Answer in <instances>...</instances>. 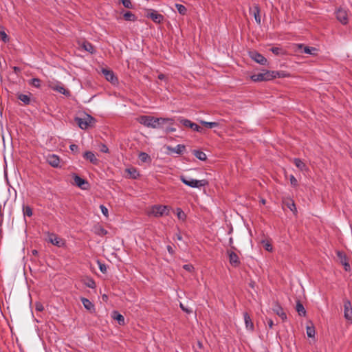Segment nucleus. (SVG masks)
Wrapping results in <instances>:
<instances>
[{
	"instance_id": "nucleus-20",
	"label": "nucleus",
	"mask_w": 352,
	"mask_h": 352,
	"mask_svg": "<svg viewBox=\"0 0 352 352\" xmlns=\"http://www.w3.org/2000/svg\"><path fill=\"white\" fill-rule=\"evenodd\" d=\"M273 311L275 312L283 320H285L287 319V315L283 311V308L276 305L273 307Z\"/></svg>"
},
{
	"instance_id": "nucleus-43",
	"label": "nucleus",
	"mask_w": 352,
	"mask_h": 352,
	"mask_svg": "<svg viewBox=\"0 0 352 352\" xmlns=\"http://www.w3.org/2000/svg\"><path fill=\"white\" fill-rule=\"evenodd\" d=\"M193 131L202 133L203 129L195 123H192L191 128Z\"/></svg>"
},
{
	"instance_id": "nucleus-45",
	"label": "nucleus",
	"mask_w": 352,
	"mask_h": 352,
	"mask_svg": "<svg viewBox=\"0 0 352 352\" xmlns=\"http://www.w3.org/2000/svg\"><path fill=\"white\" fill-rule=\"evenodd\" d=\"M290 183L293 186H296L298 185V181L294 175H290L289 177Z\"/></svg>"
},
{
	"instance_id": "nucleus-42",
	"label": "nucleus",
	"mask_w": 352,
	"mask_h": 352,
	"mask_svg": "<svg viewBox=\"0 0 352 352\" xmlns=\"http://www.w3.org/2000/svg\"><path fill=\"white\" fill-rule=\"evenodd\" d=\"M122 5L126 8H132V3L131 0H120Z\"/></svg>"
},
{
	"instance_id": "nucleus-7",
	"label": "nucleus",
	"mask_w": 352,
	"mask_h": 352,
	"mask_svg": "<svg viewBox=\"0 0 352 352\" xmlns=\"http://www.w3.org/2000/svg\"><path fill=\"white\" fill-rule=\"evenodd\" d=\"M344 316L346 320L352 322V306L347 299L344 300Z\"/></svg>"
},
{
	"instance_id": "nucleus-62",
	"label": "nucleus",
	"mask_w": 352,
	"mask_h": 352,
	"mask_svg": "<svg viewBox=\"0 0 352 352\" xmlns=\"http://www.w3.org/2000/svg\"><path fill=\"white\" fill-rule=\"evenodd\" d=\"M261 203H262L263 204H265V199H262V200H261Z\"/></svg>"
},
{
	"instance_id": "nucleus-41",
	"label": "nucleus",
	"mask_w": 352,
	"mask_h": 352,
	"mask_svg": "<svg viewBox=\"0 0 352 352\" xmlns=\"http://www.w3.org/2000/svg\"><path fill=\"white\" fill-rule=\"evenodd\" d=\"M30 84L32 86L38 88L41 87V80L38 78H34L31 80Z\"/></svg>"
},
{
	"instance_id": "nucleus-63",
	"label": "nucleus",
	"mask_w": 352,
	"mask_h": 352,
	"mask_svg": "<svg viewBox=\"0 0 352 352\" xmlns=\"http://www.w3.org/2000/svg\"><path fill=\"white\" fill-rule=\"evenodd\" d=\"M230 243H232V238L230 239Z\"/></svg>"
},
{
	"instance_id": "nucleus-46",
	"label": "nucleus",
	"mask_w": 352,
	"mask_h": 352,
	"mask_svg": "<svg viewBox=\"0 0 352 352\" xmlns=\"http://www.w3.org/2000/svg\"><path fill=\"white\" fill-rule=\"evenodd\" d=\"M86 285L89 288H95L96 287V283L92 279L88 280V281L86 283Z\"/></svg>"
},
{
	"instance_id": "nucleus-32",
	"label": "nucleus",
	"mask_w": 352,
	"mask_h": 352,
	"mask_svg": "<svg viewBox=\"0 0 352 352\" xmlns=\"http://www.w3.org/2000/svg\"><path fill=\"white\" fill-rule=\"evenodd\" d=\"M285 204L294 213H295L296 212V205H295L294 201L292 199H289V200L285 201Z\"/></svg>"
},
{
	"instance_id": "nucleus-4",
	"label": "nucleus",
	"mask_w": 352,
	"mask_h": 352,
	"mask_svg": "<svg viewBox=\"0 0 352 352\" xmlns=\"http://www.w3.org/2000/svg\"><path fill=\"white\" fill-rule=\"evenodd\" d=\"M169 208L163 205L153 206L148 211V215H152L155 217H161L164 215H168L169 213Z\"/></svg>"
},
{
	"instance_id": "nucleus-28",
	"label": "nucleus",
	"mask_w": 352,
	"mask_h": 352,
	"mask_svg": "<svg viewBox=\"0 0 352 352\" xmlns=\"http://www.w3.org/2000/svg\"><path fill=\"white\" fill-rule=\"evenodd\" d=\"M81 47L86 50L87 52H89L91 54H93L95 52L94 47L89 42H83L82 43Z\"/></svg>"
},
{
	"instance_id": "nucleus-21",
	"label": "nucleus",
	"mask_w": 352,
	"mask_h": 352,
	"mask_svg": "<svg viewBox=\"0 0 352 352\" xmlns=\"http://www.w3.org/2000/svg\"><path fill=\"white\" fill-rule=\"evenodd\" d=\"M83 157L85 159H86L87 160H89L90 162H91L94 164H96L98 162V160L96 158L94 153H92L91 151H86L84 153Z\"/></svg>"
},
{
	"instance_id": "nucleus-35",
	"label": "nucleus",
	"mask_w": 352,
	"mask_h": 352,
	"mask_svg": "<svg viewBox=\"0 0 352 352\" xmlns=\"http://www.w3.org/2000/svg\"><path fill=\"white\" fill-rule=\"evenodd\" d=\"M124 19L126 20V21H134L136 20V17L135 16V14H133L132 12H126L124 14Z\"/></svg>"
},
{
	"instance_id": "nucleus-54",
	"label": "nucleus",
	"mask_w": 352,
	"mask_h": 352,
	"mask_svg": "<svg viewBox=\"0 0 352 352\" xmlns=\"http://www.w3.org/2000/svg\"><path fill=\"white\" fill-rule=\"evenodd\" d=\"M267 324H268L269 327L272 329L273 327V326H274L273 320L272 319H270V318H267Z\"/></svg>"
},
{
	"instance_id": "nucleus-10",
	"label": "nucleus",
	"mask_w": 352,
	"mask_h": 352,
	"mask_svg": "<svg viewBox=\"0 0 352 352\" xmlns=\"http://www.w3.org/2000/svg\"><path fill=\"white\" fill-rule=\"evenodd\" d=\"M47 163L54 168H58L60 166V157L55 154H49L46 156Z\"/></svg>"
},
{
	"instance_id": "nucleus-53",
	"label": "nucleus",
	"mask_w": 352,
	"mask_h": 352,
	"mask_svg": "<svg viewBox=\"0 0 352 352\" xmlns=\"http://www.w3.org/2000/svg\"><path fill=\"white\" fill-rule=\"evenodd\" d=\"M176 131V129L175 128H173V127H171V126H167L166 129H165V131L166 133H170V132H175Z\"/></svg>"
},
{
	"instance_id": "nucleus-60",
	"label": "nucleus",
	"mask_w": 352,
	"mask_h": 352,
	"mask_svg": "<svg viewBox=\"0 0 352 352\" xmlns=\"http://www.w3.org/2000/svg\"><path fill=\"white\" fill-rule=\"evenodd\" d=\"M32 254H33V255H36V254H38V252H37V250H33L32 251Z\"/></svg>"
},
{
	"instance_id": "nucleus-14",
	"label": "nucleus",
	"mask_w": 352,
	"mask_h": 352,
	"mask_svg": "<svg viewBox=\"0 0 352 352\" xmlns=\"http://www.w3.org/2000/svg\"><path fill=\"white\" fill-rule=\"evenodd\" d=\"M50 87L52 90L56 91L63 95H69V91L66 90L61 83H58L56 85L50 84Z\"/></svg>"
},
{
	"instance_id": "nucleus-19",
	"label": "nucleus",
	"mask_w": 352,
	"mask_h": 352,
	"mask_svg": "<svg viewBox=\"0 0 352 352\" xmlns=\"http://www.w3.org/2000/svg\"><path fill=\"white\" fill-rule=\"evenodd\" d=\"M148 16H149L155 23H160L163 19V15L157 13L156 11H152L148 14Z\"/></svg>"
},
{
	"instance_id": "nucleus-39",
	"label": "nucleus",
	"mask_w": 352,
	"mask_h": 352,
	"mask_svg": "<svg viewBox=\"0 0 352 352\" xmlns=\"http://www.w3.org/2000/svg\"><path fill=\"white\" fill-rule=\"evenodd\" d=\"M23 212L24 216L31 217L32 215V210L28 206H23Z\"/></svg>"
},
{
	"instance_id": "nucleus-27",
	"label": "nucleus",
	"mask_w": 352,
	"mask_h": 352,
	"mask_svg": "<svg viewBox=\"0 0 352 352\" xmlns=\"http://www.w3.org/2000/svg\"><path fill=\"white\" fill-rule=\"evenodd\" d=\"M296 309L300 316H305L306 310L300 301L296 302Z\"/></svg>"
},
{
	"instance_id": "nucleus-16",
	"label": "nucleus",
	"mask_w": 352,
	"mask_h": 352,
	"mask_svg": "<svg viewBox=\"0 0 352 352\" xmlns=\"http://www.w3.org/2000/svg\"><path fill=\"white\" fill-rule=\"evenodd\" d=\"M102 73L108 81L111 82H115L117 81V78L112 71L107 69H102Z\"/></svg>"
},
{
	"instance_id": "nucleus-57",
	"label": "nucleus",
	"mask_w": 352,
	"mask_h": 352,
	"mask_svg": "<svg viewBox=\"0 0 352 352\" xmlns=\"http://www.w3.org/2000/svg\"><path fill=\"white\" fill-rule=\"evenodd\" d=\"M158 78L160 80H164L165 78V76L163 74H160L158 76Z\"/></svg>"
},
{
	"instance_id": "nucleus-5",
	"label": "nucleus",
	"mask_w": 352,
	"mask_h": 352,
	"mask_svg": "<svg viewBox=\"0 0 352 352\" xmlns=\"http://www.w3.org/2000/svg\"><path fill=\"white\" fill-rule=\"evenodd\" d=\"M76 123L82 129H87L88 127L94 126L95 119L91 116L86 114L83 118H76Z\"/></svg>"
},
{
	"instance_id": "nucleus-13",
	"label": "nucleus",
	"mask_w": 352,
	"mask_h": 352,
	"mask_svg": "<svg viewBox=\"0 0 352 352\" xmlns=\"http://www.w3.org/2000/svg\"><path fill=\"white\" fill-rule=\"evenodd\" d=\"M243 318H244L245 329L250 332H253L254 330V323H253L250 316H249V314L248 313L245 312L243 314Z\"/></svg>"
},
{
	"instance_id": "nucleus-52",
	"label": "nucleus",
	"mask_w": 352,
	"mask_h": 352,
	"mask_svg": "<svg viewBox=\"0 0 352 352\" xmlns=\"http://www.w3.org/2000/svg\"><path fill=\"white\" fill-rule=\"evenodd\" d=\"M271 51L272 52V53H274V54L276 55H278L280 54V49L278 48V47H272L271 48Z\"/></svg>"
},
{
	"instance_id": "nucleus-29",
	"label": "nucleus",
	"mask_w": 352,
	"mask_h": 352,
	"mask_svg": "<svg viewBox=\"0 0 352 352\" xmlns=\"http://www.w3.org/2000/svg\"><path fill=\"white\" fill-rule=\"evenodd\" d=\"M193 154L199 160L205 161L207 159L206 153H204L203 151L194 150Z\"/></svg>"
},
{
	"instance_id": "nucleus-50",
	"label": "nucleus",
	"mask_w": 352,
	"mask_h": 352,
	"mask_svg": "<svg viewBox=\"0 0 352 352\" xmlns=\"http://www.w3.org/2000/svg\"><path fill=\"white\" fill-rule=\"evenodd\" d=\"M179 307L184 311L186 312L187 314L192 313V310L184 307L182 303H180Z\"/></svg>"
},
{
	"instance_id": "nucleus-33",
	"label": "nucleus",
	"mask_w": 352,
	"mask_h": 352,
	"mask_svg": "<svg viewBox=\"0 0 352 352\" xmlns=\"http://www.w3.org/2000/svg\"><path fill=\"white\" fill-rule=\"evenodd\" d=\"M261 243L263 244V246L265 250L268 252H272L273 248L271 242L269 240H262Z\"/></svg>"
},
{
	"instance_id": "nucleus-8",
	"label": "nucleus",
	"mask_w": 352,
	"mask_h": 352,
	"mask_svg": "<svg viewBox=\"0 0 352 352\" xmlns=\"http://www.w3.org/2000/svg\"><path fill=\"white\" fill-rule=\"evenodd\" d=\"M336 18L342 24L348 23V12L344 8H339L336 11Z\"/></svg>"
},
{
	"instance_id": "nucleus-22",
	"label": "nucleus",
	"mask_w": 352,
	"mask_h": 352,
	"mask_svg": "<svg viewBox=\"0 0 352 352\" xmlns=\"http://www.w3.org/2000/svg\"><path fill=\"white\" fill-rule=\"evenodd\" d=\"M81 302L86 309L91 312H94L95 311L94 305L89 299L81 298Z\"/></svg>"
},
{
	"instance_id": "nucleus-47",
	"label": "nucleus",
	"mask_w": 352,
	"mask_h": 352,
	"mask_svg": "<svg viewBox=\"0 0 352 352\" xmlns=\"http://www.w3.org/2000/svg\"><path fill=\"white\" fill-rule=\"evenodd\" d=\"M0 36H1V38L4 41V42H6L8 41V36L6 34V33L4 32V31H1L0 32Z\"/></svg>"
},
{
	"instance_id": "nucleus-18",
	"label": "nucleus",
	"mask_w": 352,
	"mask_h": 352,
	"mask_svg": "<svg viewBox=\"0 0 352 352\" xmlns=\"http://www.w3.org/2000/svg\"><path fill=\"white\" fill-rule=\"evenodd\" d=\"M250 14L254 15V19L258 24L261 23L260 10L257 5H255L253 8H250Z\"/></svg>"
},
{
	"instance_id": "nucleus-3",
	"label": "nucleus",
	"mask_w": 352,
	"mask_h": 352,
	"mask_svg": "<svg viewBox=\"0 0 352 352\" xmlns=\"http://www.w3.org/2000/svg\"><path fill=\"white\" fill-rule=\"evenodd\" d=\"M180 179L184 184L191 188H201L206 186L208 184V181L206 179L197 180L183 175L180 177Z\"/></svg>"
},
{
	"instance_id": "nucleus-24",
	"label": "nucleus",
	"mask_w": 352,
	"mask_h": 352,
	"mask_svg": "<svg viewBox=\"0 0 352 352\" xmlns=\"http://www.w3.org/2000/svg\"><path fill=\"white\" fill-rule=\"evenodd\" d=\"M73 177H74L75 184L78 187H79L82 189H85V187H84V185L85 184H87V182L84 179L81 178L80 177H79L78 175H77L76 174H74L73 175Z\"/></svg>"
},
{
	"instance_id": "nucleus-12",
	"label": "nucleus",
	"mask_w": 352,
	"mask_h": 352,
	"mask_svg": "<svg viewBox=\"0 0 352 352\" xmlns=\"http://www.w3.org/2000/svg\"><path fill=\"white\" fill-rule=\"evenodd\" d=\"M228 254L229 256V262L230 265L234 267H238L241 263L238 255L231 250H228Z\"/></svg>"
},
{
	"instance_id": "nucleus-26",
	"label": "nucleus",
	"mask_w": 352,
	"mask_h": 352,
	"mask_svg": "<svg viewBox=\"0 0 352 352\" xmlns=\"http://www.w3.org/2000/svg\"><path fill=\"white\" fill-rule=\"evenodd\" d=\"M294 163L297 168H298L300 170H305L307 169V166L300 159L295 158L294 160Z\"/></svg>"
},
{
	"instance_id": "nucleus-61",
	"label": "nucleus",
	"mask_w": 352,
	"mask_h": 352,
	"mask_svg": "<svg viewBox=\"0 0 352 352\" xmlns=\"http://www.w3.org/2000/svg\"><path fill=\"white\" fill-rule=\"evenodd\" d=\"M102 298L104 300V299H107V295H103L102 296Z\"/></svg>"
},
{
	"instance_id": "nucleus-17",
	"label": "nucleus",
	"mask_w": 352,
	"mask_h": 352,
	"mask_svg": "<svg viewBox=\"0 0 352 352\" xmlns=\"http://www.w3.org/2000/svg\"><path fill=\"white\" fill-rule=\"evenodd\" d=\"M166 149L171 153H175L177 154H182L186 149V146L184 144H177L175 147H172L170 146H167Z\"/></svg>"
},
{
	"instance_id": "nucleus-38",
	"label": "nucleus",
	"mask_w": 352,
	"mask_h": 352,
	"mask_svg": "<svg viewBox=\"0 0 352 352\" xmlns=\"http://www.w3.org/2000/svg\"><path fill=\"white\" fill-rule=\"evenodd\" d=\"M139 159L143 162H146L151 160L150 156L144 152H142L139 154Z\"/></svg>"
},
{
	"instance_id": "nucleus-6",
	"label": "nucleus",
	"mask_w": 352,
	"mask_h": 352,
	"mask_svg": "<svg viewBox=\"0 0 352 352\" xmlns=\"http://www.w3.org/2000/svg\"><path fill=\"white\" fill-rule=\"evenodd\" d=\"M48 241L58 248L65 245L64 240L54 233L48 234Z\"/></svg>"
},
{
	"instance_id": "nucleus-40",
	"label": "nucleus",
	"mask_w": 352,
	"mask_h": 352,
	"mask_svg": "<svg viewBox=\"0 0 352 352\" xmlns=\"http://www.w3.org/2000/svg\"><path fill=\"white\" fill-rule=\"evenodd\" d=\"M307 334L309 338H313L315 336V329L314 327H307Z\"/></svg>"
},
{
	"instance_id": "nucleus-49",
	"label": "nucleus",
	"mask_w": 352,
	"mask_h": 352,
	"mask_svg": "<svg viewBox=\"0 0 352 352\" xmlns=\"http://www.w3.org/2000/svg\"><path fill=\"white\" fill-rule=\"evenodd\" d=\"M69 148L74 153H77L78 151V146L76 144H71L69 146Z\"/></svg>"
},
{
	"instance_id": "nucleus-34",
	"label": "nucleus",
	"mask_w": 352,
	"mask_h": 352,
	"mask_svg": "<svg viewBox=\"0 0 352 352\" xmlns=\"http://www.w3.org/2000/svg\"><path fill=\"white\" fill-rule=\"evenodd\" d=\"M18 99L22 101L24 104H28L30 102V96L26 94H20L18 95Z\"/></svg>"
},
{
	"instance_id": "nucleus-15",
	"label": "nucleus",
	"mask_w": 352,
	"mask_h": 352,
	"mask_svg": "<svg viewBox=\"0 0 352 352\" xmlns=\"http://www.w3.org/2000/svg\"><path fill=\"white\" fill-rule=\"evenodd\" d=\"M296 47L298 50H302V52L307 54H316V48L313 47L305 46L303 44H297Z\"/></svg>"
},
{
	"instance_id": "nucleus-48",
	"label": "nucleus",
	"mask_w": 352,
	"mask_h": 352,
	"mask_svg": "<svg viewBox=\"0 0 352 352\" xmlns=\"http://www.w3.org/2000/svg\"><path fill=\"white\" fill-rule=\"evenodd\" d=\"M183 268L188 272H192L194 267L191 264H186L183 266Z\"/></svg>"
},
{
	"instance_id": "nucleus-9",
	"label": "nucleus",
	"mask_w": 352,
	"mask_h": 352,
	"mask_svg": "<svg viewBox=\"0 0 352 352\" xmlns=\"http://www.w3.org/2000/svg\"><path fill=\"white\" fill-rule=\"evenodd\" d=\"M250 58L254 60L255 62L265 65L267 63V59L261 54L257 52L252 51L249 53Z\"/></svg>"
},
{
	"instance_id": "nucleus-1",
	"label": "nucleus",
	"mask_w": 352,
	"mask_h": 352,
	"mask_svg": "<svg viewBox=\"0 0 352 352\" xmlns=\"http://www.w3.org/2000/svg\"><path fill=\"white\" fill-rule=\"evenodd\" d=\"M137 120L141 124L153 129L162 128V126L166 124H173V120L172 118H155L150 116H141L137 118Z\"/></svg>"
},
{
	"instance_id": "nucleus-51",
	"label": "nucleus",
	"mask_w": 352,
	"mask_h": 352,
	"mask_svg": "<svg viewBox=\"0 0 352 352\" xmlns=\"http://www.w3.org/2000/svg\"><path fill=\"white\" fill-rule=\"evenodd\" d=\"M99 268L102 273H105L107 272V267L104 264L99 263Z\"/></svg>"
},
{
	"instance_id": "nucleus-58",
	"label": "nucleus",
	"mask_w": 352,
	"mask_h": 352,
	"mask_svg": "<svg viewBox=\"0 0 352 352\" xmlns=\"http://www.w3.org/2000/svg\"><path fill=\"white\" fill-rule=\"evenodd\" d=\"M176 237H177V239L179 240V241H182V236L180 234H176Z\"/></svg>"
},
{
	"instance_id": "nucleus-11",
	"label": "nucleus",
	"mask_w": 352,
	"mask_h": 352,
	"mask_svg": "<svg viewBox=\"0 0 352 352\" xmlns=\"http://www.w3.org/2000/svg\"><path fill=\"white\" fill-rule=\"evenodd\" d=\"M336 254L337 256L338 257L340 262L344 266L345 270H349L350 265L349 264L346 254L343 252L339 250L336 251Z\"/></svg>"
},
{
	"instance_id": "nucleus-23",
	"label": "nucleus",
	"mask_w": 352,
	"mask_h": 352,
	"mask_svg": "<svg viewBox=\"0 0 352 352\" xmlns=\"http://www.w3.org/2000/svg\"><path fill=\"white\" fill-rule=\"evenodd\" d=\"M112 318L116 320L120 325L124 324V318L117 311H113L111 314Z\"/></svg>"
},
{
	"instance_id": "nucleus-31",
	"label": "nucleus",
	"mask_w": 352,
	"mask_h": 352,
	"mask_svg": "<svg viewBox=\"0 0 352 352\" xmlns=\"http://www.w3.org/2000/svg\"><path fill=\"white\" fill-rule=\"evenodd\" d=\"M200 123L210 129H212L214 127H217L219 125V123L217 122H206V121L201 120Z\"/></svg>"
},
{
	"instance_id": "nucleus-44",
	"label": "nucleus",
	"mask_w": 352,
	"mask_h": 352,
	"mask_svg": "<svg viewBox=\"0 0 352 352\" xmlns=\"http://www.w3.org/2000/svg\"><path fill=\"white\" fill-rule=\"evenodd\" d=\"M100 208L101 212L103 214V215L105 216L106 217H108L109 212H108L107 208L105 207L104 205H100Z\"/></svg>"
},
{
	"instance_id": "nucleus-25",
	"label": "nucleus",
	"mask_w": 352,
	"mask_h": 352,
	"mask_svg": "<svg viewBox=\"0 0 352 352\" xmlns=\"http://www.w3.org/2000/svg\"><path fill=\"white\" fill-rule=\"evenodd\" d=\"M94 232L98 236H104L108 232L100 225H96L94 228Z\"/></svg>"
},
{
	"instance_id": "nucleus-56",
	"label": "nucleus",
	"mask_w": 352,
	"mask_h": 352,
	"mask_svg": "<svg viewBox=\"0 0 352 352\" xmlns=\"http://www.w3.org/2000/svg\"><path fill=\"white\" fill-rule=\"evenodd\" d=\"M167 250L170 254H173L175 252L173 248L170 245L167 246Z\"/></svg>"
},
{
	"instance_id": "nucleus-59",
	"label": "nucleus",
	"mask_w": 352,
	"mask_h": 352,
	"mask_svg": "<svg viewBox=\"0 0 352 352\" xmlns=\"http://www.w3.org/2000/svg\"><path fill=\"white\" fill-rule=\"evenodd\" d=\"M36 309H37L38 311H41V310L43 309V307H42V305H37V306H36Z\"/></svg>"
},
{
	"instance_id": "nucleus-37",
	"label": "nucleus",
	"mask_w": 352,
	"mask_h": 352,
	"mask_svg": "<svg viewBox=\"0 0 352 352\" xmlns=\"http://www.w3.org/2000/svg\"><path fill=\"white\" fill-rule=\"evenodd\" d=\"M175 7H176L178 12L180 14H182V15L186 14L187 9H186V8L184 6H183L182 4L177 3V4H175Z\"/></svg>"
},
{
	"instance_id": "nucleus-2",
	"label": "nucleus",
	"mask_w": 352,
	"mask_h": 352,
	"mask_svg": "<svg viewBox=\"0 0 352 352\" xmlns=\"http://www.w3.org/2000/svg\"><path fill=\"white\" fill-rule=\"evenodd\" d=\"M278 73L276 72L266 71L251 76V79L254 82L268 81L275 78Z\"/></svg>"
},
{
	"instance_id": "nucleus-55",
	"label": "nucleus",
	"mask_w": 352,
	"mask_h": 352,
	"mask_svg": "<svg viewBox=\"0 0 352 352\" xmlns=\"http://www.w3.org/2000/svg\"><path fill=\"white\" fill-rule=\"evenodd\" d=\"M100 151L103 153H108L109 149L105 145L103 144V145H102V148H101Z\"/></svg>"
},
{
	"instance_id": "nucleus-30",
	"label": "nucleus",
	"mask_w": 352,
	"mask_h": 352,
	"mask_svg": "<svg viewBox=\"0 0 352 352\" xmlns=\"http://www.w3.org/2000/svg\"><path fill=\"white\" fill-rule=\"evenodd\" d=\"M176 215L177 218L182 221H185L186 219V213L180 208H177L176 209Z\"/></svg>"
},
{
	"instance_id": "nucleus-36",
	"label": "nucleus",
	"mask_w": 352,
	"mask_h": 352,
	"mask_svg": "<svg viewBox=\"0 0 352 352\" xmlns=\"http://www.w3.org/2000/svg\"><path fill=\"white\" fill-rule=\"evenodd\" d=\"M179 122L184 125V126L186 127H188V128H191L192 126V124L193 122H192L190 120H188V119H185V118H180L179 119Z\"/></svg>"
}]
</instances>
